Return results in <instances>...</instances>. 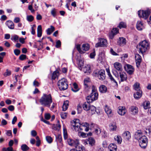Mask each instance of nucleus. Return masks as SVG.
<instances>
[{"instance_id":"1","label":"nucleus","mask_w":151,"mask_h":151,"mask_svg":"<svg viewBox=\"0 0 151 151\" xmlns=\"http://www.w3.org/2000/svg\"><path fill=\"white\" fill-rule=\"evenodd\" d=\"M79 120L76 119L71 122V128L73 129L76 131L81 132L83 129L87 132L89 130V124L86 122L83 123L81 124L79 123Z\"/></svg>"},{"instance_id":"2","label":"nucleus","mask_w":151,"mask_h":151,"mask_svg":"<svg viewBox=\"0 0 151 151\" xmlns=\"http://www.w3.org/2000/svg\"><path fill=\"white\" fill-rule=\"evenodd\" d=\"M39 101L42 105L49 108L52 102L51 95L50 94L47 95L43 94V96L40 99Z\"/></svg>"},{"instance_id":"3","label":"nucleus","mask_w":151,"mask_h":151,"mask_svg":"<svg viewBox=\"0 0 151 151\" xmlns=\"http://www.w3.org/2000/svg\"><path fill=\"white\" fill-rule=\"evenodd\" d=\"M149 44L148 42L145 40L140 42L139 45H137V48L139 49L140 51L143 54L149 49Z\"/></svg>"},{"instance_id":"4","label":"nucleus","mask_w":151,"mask_h":151,"mask_svg":"<svg viewBox=\"0 0 151 151\" xmlns=\"http://www.w3.org/2000/svg\"><path fill=\"white\" fill-rule=\"evenodd\" d=\"M58 85L60 90L64 91L67 89L68 88L67 80L64 78L58 81Z\"/></svg>"},{"instance_id":"5","label":"nucleus","mask_w":151,"mask_h":151,"mask_svg":"<svg viewBox=\"0 0 151 151\" xmlns=\"http://www.w3.org/2000/svg\"><path fill=\"white\" fill-rule=\"evenodd\" d=\"M93 73L96 76H97L99 79L101 81L104 80L106 77L105 71L103 69L97 70H95Z\"/></svg>"},{"instance_id":"6","label":"nucleus","mask_w":151,"mask_h":151,"mask_svg":"<svg viewBox=\"0 0 151 151\" xmlns=\"http://www.w3.org/2000/svg\"><path fill=\"white\" fill-rule=\"evenodd\" d=\"M150 13V12L149 10H139L138 12V14L140 17H142L144 19H147Z\"/></svg>"},{"instance_id":"7","label":"nucleus","mask_w":151,"mask_h":151,"mask_svg":"<svg viewBox=\"0 0 151 151\" xmlns=\"http://www.w3.org/2000/svg\"><path fill=\"white\" fill-rule=\"evenodd\" d=\"M98 96V93H91L90 95L86 97L87 101L88 102L91 103L97 99Z\"/></svg>"},{"instance_id":"8","label":"nucleus","mask_w":151,"mask_h":151,"mask_svg":"<svg viewBox=\"0 0 151 151\" xmlns=\"http://www.w3.org/2000/svg\"><path fill=\"white\" fill-rule=\"evenodd\" d=\"M139 146L142 148H145L147 145V139L146 137H143L139 141Z\"/></svg>"},{"instance_id":"9","label":"nucleus","mask_w":151,"mask_h":151,"mask_svg":"<svg viewBox=\"0 0 151 151\" xmlns=\"http://www.w3.org/2000/svg\"><path fill=\"white\" fill-rule=\"evenodd\" d=\"M99 41V42L96 45V47H104L106 46L107 44L106 40L104 39H100Z\"/></svg>"},{"instance_id":"10","label":"nucleus","mask_w":151,"mask_h":151,"mask_svg":"<svg viewBox=\"0 0 151 151\" xmlns=\"http://www.w3.org/2000/svg\"><path fill=\"white\" fill-rule=\"evenodd\" d=\"M68 144L71 146H76L78 144L79 141L77 139L73 140L71 139H68Z\"/></svg>"},{"instance_id":"11","label":"nucleus","mask_w":151,"mask_h":151,"mask_svg":"<svg viewBox=\"0 0 151 151\" xmlns=\"http://www.w3.org/2000/svg\"><path fill=\"white\" fill-rule=\"evenodd\" d=\"M134 137L138 141L142 138L143 137H146L142 135V133L141 130H138L135 133Z\"/></svg>"},{"instance_id":"12","label":"nucleus","mask_w":151,"mask_h":151,"mask_svg":"<svg viewBox=\"0 0 151 151\" xmlns=\"http://www.w3.org/2000/svg\"><path fill=\"white\" fill-rule=\"evenodd\" d=\"M135 59L136 66L137 68H139L141 62V57L139 54H136L135 55Z\"/></svg>"},{"instance_id":"13","label":"nucleus","mask_w":151,"mask_h":151,"mask_svg":"<svg viewBox=\"0 0 151 151\" xmlns=\"http://www.w3.org/2000/svg\"><path fill=\"white\" fill-rule=\"evenodd\" d=\"M126 110L125 107L119 106L118 108V113L119 114L123 116L126 113Z\"/></svg>"},{"instance_id":"14","label":"nucleus","mask_w":151,"mask_h":151,"mask_svg":"<svg viewBox=\"0 0 151 151\" xmlns=\"http://www.w3.org/2000/svg\"><path fill=\"white\" fill-rule=\"evenodd\" d=\"M114 66L116 70L119 71H122L123 70L122 66L121 64L119 63L116 62L114 64Z\"/></svg>"},{"instance_id":"15","label":"nucleus","mask_w":151,"mask_h":151,"mask_svg":"<svg viewBox=\"0 0 151 151\" xmlns=\"http://www.w3.org/2000/svg\"><path fill=\"white\" fill-rule=\"evenodd\" d=\"M136 91L137 92L134 93V96L135 99H138L141 97L142 95V91L141 90H138Z\"/></svg>"},{"instance_id":"16","label":"nucleus","mask_w":151,"mask_h":151,"mask_svg":"<svg viewBox=\"0 0 151 151\" xmlns=\"http://www.w3.org/2000/svg\"><path fill=\"white\" fill-rule=\"evenodd\" d=\"M126 43V39L123 37H119L117 42V44L120 46H123Z\"/></svg>"},{"instance_id":"17","label":"nucleus","mask_w":151,"mask_h":151,"mask_svg":"<svg viewBox=\"0 0 151 151\" xmlns=\"http://www.w3.org/2000/svg\"><path fill=\"white\" fill-rule=\"evenodd\" d=\"M130 111L132 114L135 115L138 112V108L135 106H132L129 108Z\"/></svg>"},{"instance_id":"18","label":"nucleus","mask_w":151,"mask_h":151,"mask_svg":"<svg viewBox=\"0 0 151 151\" xmlns=\"http://www.w3.org/2000/svg\"><path fill=\"white\" fill-rule=\"evenodd\" d=\"M120 77L121 78V81L123 82L126 81L127 79V74L124 72H120Z\"/></svg>"},{"instance_id":"19","label":"nucleus","mask_w":151,"mask_h":151,"mask_svg":"<svg viewBox=\"0 0 151 151\" xmlns=\"http://www.w3.org/2000/svg\"><path fill=\"white\" fill-rule=\"evenodd\" d=\"M137 29L139 30H142L144 28L142 22L141 21H138L136 24Z\"/></svg>"},{"instance_id":"20","label":"nucleus","mask_w":151,"mask_h":151,"mask_svg":"<svg viewBox=\"0 0 151 151\" xmlns=\"http://www.w3.org/2000/svg\"><path fill=\"white\" fill-rule=\"evenodd\" d=\"M122 136L126 140H129L131 138V134L129 131H126L122 134Z\"/></svg>"},{"instance_id":"21","label":"nucleus","mask_w":151,"mask_h":151,"mask_svg":"<svg viewBox=\"0 0 151 151\" xmlns=\"http://www.w3.org/2000/svg\"><path fill=\"white\" fill-rule=\"evenodd\" d=\"M108 148L110 151H116L117 150V146L114 143L110 144L108 147Z\"/></svg>"},{"instance_id":"22","label":"nucleus","mask_w":151,"mask_h":151,"mask_svg":"<svg viewBox=\"0 0 151 151\" xmlns=\"http://www.w3.org/2000/svg\"><path fill=\"white\" fill-rule=\"evenodd\" d=\"M75 147L76 148L75 149L77 151H85L84 146L80 145L79 143Z\"/></svg>"},{"instance_id":"23","label":"nucleus","mask_w":151,"mask_h":151,"mask_svg":"<svg viewBox=\"0 0 151 151\" xmlns=\"http://www.w3.org/2000/svg\"><path fill=\"white\" fill-rule=\"evenodd\" d=\"M105 112L109 117H111L113 115L111 110L108 106H106L105 108Z\"/></svg>"},{"instance_id":"24","label":"nucleus","mask_w":151,"mask_h":151,"mask_svg":"<svg viewBox=\"0 0 151 151\" xmlns=\"http://www.w3.org/2000/svg\"><path fill=\"white\" fill-rule=\"evenodd\" d=\"M83 71L85 73H87L88 74H90L91 72L90 66L89 65H87L84 67Z\"/></svg>"},{"instance_id":"25","label":"nucleus","mask_w":151,"mask_h":151,"mask_svg":"<svg viewBox=\"0 0 151 151\" xmlns=\"http://www.w3.org/2000/svg\"><path fill=\"white\" fill-rule=\"evenodd\" d=\"M89 114L91 115L94 114L96 111V108L93 105L90 106L89 109H88Z\"/></svg>"},{"instance_id":"26","label":"nucleus","mask_w":151,"mask_h":151,"mask_svg":"<svg viewBox=\"0 0 151 151\" xmlns=\"http://www.w3.org/2000/svg\"><path fill=\"white\" fill-rule=\"evenodd\" d=\"M6 24L8 27L11 29H13L14 28V24L13 22L10 20L6 22Z\"/></svg>"},{"instance_id":"27","label":"nucleus","mask_w":151,"mask_h":151,"mask_svg":"<svg viewBox=\"0 0 151 151\" xmlns=\"http://www.w3.org/2000/svg\"><path fill=\"white\" fill-rule=\"evenodd\" d=\"M99 91L102 93H105L107 91V88L106 86L104 85H101L100 86L99 88Z\"/></svg>"},{"instance_id":"28","label":"nucleus","mask_w":151,"mask_h":151,"mask_svg":"<svg viewBox=\"0 0 151 151\" xmlns=\"http://www.w3.org/2000/svg\"><path fill=\"white\" fill-rule=\"evenodd\" d=\"M90 82L89 79L88 78H86L84 80V88L86 91H87L88 89V83Z\"/></svg>"},{"instance_id":"29","label":"nucleus","mask_w":151,"mask_h":151,"mask_svg":"<svg viewBox=\"0 0 151 151\" xmlns=\"http://www.w3.org/2000/svg\"><path fill=\"white\" fill-rule=\"evenodd\" d=\"M88 142L90 145L91 146H93L95 144V141L94 139L92 137L89 138L87 142H85L87 144H88Z\"/></svg>"},{"instance_id":"30","label":"nucleus","mask_w":151,"mask_h":151,"mask_svg":"<svg viewBox=\"0 0 151 151\" xmlns=\"http://www.w3.org/2000/svg\"><path fill=\"white\" fill-rule=\"evenodd\" d=\"M55 30V27L52 26H50V28H48L46 31L47 35H50Z\"/></svg>"},{"instance_id":"31","label":"nucleus","mask_w":151,"mask_h":151,"mask_svg":"<svg viewBox=\"0 0 151 151\" xmlns=\"http://www.w3.org/2000/svg\"><path fill=\"white\" fill-rule=\"evenodd\" d=\"M42 35V28L40 25H39L37 28V37H40Z\"/></svg>"},{"instance_id":"32","label":"nucleus","mask_w":151,"mask_h":151,"mask_svg":"<svg viewBox=\"0 0 151 151\" xmlns=\"http://www.w3.org/2000/svg\"><path fill=\"white\" fill-rule=\"evenodd\" d=\"M91 103L88 102L87 101V102H85L83 106V109L86 111H88L90 107L89 104Z\"/></svg>"},{"instance_id":"33","label":"nucleus","mask_w":151,"mask_h":151,"mask_svg":"<svg viewBox=\"0 0 151 151\" xmlns=\"http://www.w3.org/2000/svg\"><path fill=\"white\" fill-rule=\"evenodd\" d=\"M150 102L148 101H145L143 104L142 105L145 109H146L150 108Z\"/></svg>"},{"instance_id":"34","label":"nucleus","mask_w":151,"mask_h":151,"mask_svg":"<svg viewBox=\"0 0 151 151\" xmlns=\"http://www.w3.org/2000/svg\"><path fill=\"white\" fill-rule=\"evenodd\" d=\"M83 62V61L81 59H79L78 61L77 64L80 70L82 69V67L84 64Z\"/></svg>"},{"instance_id":"35","label":"nucleus","mask_w":151,"mask_h":151,"mask_svg":"<svg viewBox=\"0 0 151 151\" xmlns=\"http://www.w3.org/2000/svg\"><path fill=\"white\" fill-rule=\"evenodd\" d=\"M68 101H65L62 106L63 110L64 111H66L68 108Z\"/></svg>"},{"instance_id":"36","label":"nucleus","mask_w":151,"mask_h":151,"mask_svg":"<svg viewBox=\"0 0 151 151\" xmlns=\"http://www.w3.org/2000/svg\"><path fill=\"white\" fill-rule=\"evenodd\" d=\"M89 48V45L88 43L83 44L82 47V49L84 51L88 50Z\"/></svg>"},{"instance_id":"37","label":"nucleus","mask_w":151,"mask_h":151,"mask_svg":"<svg viewBox=\"0 0 151 151\" xmlns=\"http://www.w3.org/2000/svg\"><path fill=\"white\" fill-rule=\"evenodd\" d=\"M73 88H71V90L73 91L76 92L79 91V89L76 83H75L73 84Z\"/></svg>"},{"instance_id":"38","label":"nucleus","mask_w":151,"mask_h":151,"mask_svg":"<svg viewBox=\"0 0 151 151\" xmlns=\"http://www.w3.org/2000/svg\"><path fill=\"white\" fill-rule=\"evenodd\" d=\"M114 139L116 141L118 144H120L122 142V139L121 136L118 135L116 136L115 137Z\"/></svg>"},{"instance_id":"39","label":"nucleus","mask_w":151,"mask_h":151,"mask_svg":"<svg viewBox=\"0 0 151 151\" xmlns=\"http://www.w3.org/2000/svg\"><path fill=\"white\" fill-rule=\"evenodd\" d=\"M116 126L114 123H111L110 125V130L111 131H114L116 130Z\"/></svg>"},{"instance_id":"40","label":"nucleus","mask_w":151,"mask_h":151,"mask_svg":"<svg viewBox=\"0 0 151 151\" xmlns=\"http://www.w3.org/2000/svg\"><path fill=\"white\" fill-rule=\"evenodd\" d=\"M21 149L23 151H26L29 149V147L26 144H23L21 146Z\"/></svg>"},{"instance_id":"41","label":"nucleus","mask_w":151,"mask_h":151,"mask_svg":"<svg viewBox=\"0 0 151 151\" xmlns=\"http://www.w3.org/2000/svg\"><path fill=\"white\" fill-rule=\"evenodd\" d=\"M107 72L108 73V75L109 76L111 81H113V82H114L116 85H117V82L113 78L112 75H111L109 71H107Z\"/></svg>"},{"instance_id":"42","label":"nucleus","mask_w":151,"mask_h":151,"mask_svg":"<svg viewBox=\"0 0 151 151\" xmlns=\"http://www.w3.org/2000/svg\"><path fill=\"white\" fill-rule=\"evenodd\" d=\"M58 123H59V121H58ZM60 127L61 126L59 124H58L56 125L54 124L52 127L53 129L55 130H58L60 129Z\"/></svg>"},{"instance_id":"43","label":"nucleus","mask_w":151,"mask_h":151,"mask_svg":"<svg viewBox=\"0 0 151 151\" xmlns=\"http://www.w3.org/2000/svg\"><path fill=\"white\" fill-rule=\"evenodd\" d=\"M134 88L136 91H138L140 90L139 84L138 83H135L133 86Z\"/></svg>"},{"instance_id":"44","label":"nucleus","mask_w":151,"mask_h":151,"mask_svg":"<svg viewBox=\"0 0 151 151\" xmlns=\"http://www.w3.org/2000/svg\"><path fill=\"white\" fill-rule=\"evenodd\" d=\"M19 39V37L17 35H12L11 39L12 40H14V41H17Z\"/></svg>"},{"instance_id":"45","label":"nucleus","mask_w":151,"mask_h":151,"mask_svg":"<svg viewBox=\"0 0 151 151\" xmlns=\"http://www.w3.org/2000/svg\"><path fill=\"white\" fill-rule=\"evenodd\" d=\"M11 72L10 70H9L8 69H7L6 70V72H5L4 74V76H9L11 75Z\"/></svg>"},{"instance_id":"46","label":"nucleus","mask_w":151,"mask_h":151,"mask_svg":"<svg viewBox=\"0 0 151 151\" xmlns=\"http://www.w3.org/2000/svg\"><path fill=\"white\" fill-rule=\"evenodd\" d=\"M27 19L29 22H31L33 20L34 17L31 15L27 16Z\"/></svg>"},{"instance_id":"47","label":"nucleus","mask_w":151,"mask_h":151,"mask_svg":"<svg viewBox=\"0 0 151 151\" xmlns=\"http://www.w3.org/2000/svg\"><path fill=\"white\" fill-rule=\"evenodd\" d=\"M46 139L47 142L49 143H51L52 141V139L50 136H47L46 137Z\"/></svg>"},{"instance_id":"48","label":"nucleus","mask_w":151,"mask_h":151,"mask_svg":"<svg viewBox=\"0 0 151 151\" xmlns=\"http://www.w3.org/2000/svg\"><path fill=\"white\" fill-rule=\"evenodd\" d=\"M56 138L57 141H58L60 143H61L62 138L61 135L58 134V135L56 136Z\"/></svg>"},{"instance_id":"49","label":"nucleus","mask_w":151,"mask_h":151,"mask_svg":"<svg viewBox=\"0 0 151 151\" xmlns=\"http://www.w3.org/2000/svg\"><path fill=\"white\" fill-rule=\"evenodd\" d=\"M126 27V24L125 23L122 22L120 23L118 26V27L120 29H121L122 28H125Z\"/></svg>"},{"instance_id":"50","label":"nucleus","mask_w":151,"mask_h":151,"mask_svg":"<svg viewBox=\"0 0 151 151\" xmlns=\"http://www.w3.org/2000/svg\"><path fill=\"white\" fill-rule=\"evenodd\" d=\"M126 70L129 74L131 75L133 73L134 70V68H132V69L126 68Z\"/></svg>"},{"instance_id":"51","label":"nucleus","mask_w":151,"mask_h":151,"mask_svg":"<svg viewBox=\"0 0 151 151\" xmlns=\"http://www.w3.org/2000/svg\"><path fill=\"white\" fill-rule=\"evenodd\" d=\"M58 72L56 71L53 72L52 75V79L55 80L57 77H58L57 74Z\"/></svg>"},{"instance_id":"52","label":"nucleus","mask_w":151,"mask_h":151,"mask_svg":"<svg viewBox=\"0 0 151 151\" xmlns=\"http://www.w3.org/2000/svg\"><path fill=\"white\" fill-rule=\"evenodd\" d=\"M51 14L54 17L56 15V10L55 8L52 9L51 11Z\"/></svg>"},{"instance_id":"53","label":"nucleus","mask_w":151,"mask_h":151,"mask_svg":"<svg viewBox=\"0 0 151 151\" xmlns=\"http://www.w3.org/2000/svg\"><path fill=\"white\" fill-rule=\"evenodd\" d=\"M67 114V113L66 112H62L60 114L61 118L63 119H65L66 118Z\"/></svg>"},{"instance_id":"54","label":"nucleus","mask_w":151,"mask_h":151,"mask_svg":"<svg viewBox=\"0 0 151 151\" xmlns=\"http://www.w3.org/2000/svg\"><path fill=\"white\" fill-rule=\"evenodd\" d=\"M27 58V56L26 55L24 54L21 55L19 57V59L21 60H23Z\"/></svg>"},{"instance_id":"55","label":"nucleus","mask_w":151,"mask_h":151,"mask_svg":"<svg viewBox=\"0 0 151 151\" xmlns=\"http://www.w3.org/2000/svg\"><path fill=\"white\" fill-rule=\"evenodd\" d=\"M111 32L114 34L116 35L119 32V29L117 28H113L112 30L111 31Z\"/></svg>"},{"instance_id":"56","label":"nucleus","mask_w":151,"mask_h":151,"mask_svg":"<svg viewBox=\"0 0 151 151\" xmlns=\"http://www.w3.org/2000/svg\"><path fill=\"white\" fill-rule=\"evenodd\" d=\"M7 124V122L4 119H2L1 124H0L1 126H5Z\"/></svg>"},{"instance_id":"57","label":"nucleus","mask_w":151,"mask_h":151,"mask_svg":"<svg viewBox=\"0 0 151 151\" xmlns=\"http://www.w3.org/2000/svg\"><path fill=\"white\" fill-rule=\"evenodd\" d=\"M76 49L81 54L83 53L82 51L81 50V46L79 44L78 45H76Z\"/></svg>"},{"instance_id":"58","label":"nucleus","mask_w":151,"mask_h":151,"mask_svg":"<svg viewBox=\"0 0 151 151\" xmlns=\"http://www.w3.org/2000/svg\"><path fill=\"white\" fill-rule=\"evenodd\" d=\"M20 50L18 49H15L14 50V53L15 55H18L20 53Z\"/></svg>"},{"instance_id":"59","label":"nucleus","mask_w":151,"mask_h":151,"mask_svg":"<svg viewBox=\"0 0 151 151\" xmlns=\"http://www.w3.org/2000/svg\"><path fill=\"white\" fill-rule=\"evenodd\" d=\"M101 132V129L99 127H97L95 130V132L97 134H100Z\"/></svg>"},{"instance_id":"60","label":"nucleus","mask_w":151,"mask_h":151,"mask_svg":"<svg viewBox=\"0 0 151 151\" xmlns=\"http://www.w3.org/2000/svg\"><path fill=\"white\" fill-rule=\"evenodd\" d=\"M51 117L49 113H46L45 114V118L46 120H49Z\"/></svg>"},{"instance_id":"61","label":"nucleus","mask_w":151,"mask_h":151,"mask_svg":"<svg viewBox=\"0 0 151 151\" xmlns=\"http://www.w3.org/2000/svg\"><path fill=\"white\" fill-rule=\"evenodd\" d=\"M61 42L60 40H58L56 42L55 47H56L58 48L61 47Z\"/></svg>"},{"instance_id":"62","label":"nucleus","mask_w":151,"mask_h":151,"mask_svg":"<svg viewBox=\"0 0 151 151\" xmlns=\"http://www.w3.org/2000/svg\"><path fill=\"white\" fill-rule=\"evenodd\" d=\"M97 93L96 87L94 86H93L92 87V92L91 93Z\"/></svg>"},{"instance_id":"63","label":"nucleus","mask_w":151,"mask_h":151,"mask_svg":"<svg viewBox=\"0 0 151 151\" xmlns=\"http://www.w3.org/2000/svg\"><path fill=\"white\" fill-rule=\"evenodd\" d=\"M41 120L44 122L45 123L47 124L48 125H50V123L49 121L44 119L42 117H41Z\"/></svg>"},{"instance_id":"64","label":"nucleus","mask_w":151,"mask_h":151,"mask_svg":"<svg viewBox=\"0 0 151 151\" xmlns=\"http://www.w3.org/2000/svg\"><path fill=\"white\" fill-rule=\"evenodd\" d=\"M78 114H80L81 112L82 107L78 105L77 107Z\"/></svg>"}]
</instances>
